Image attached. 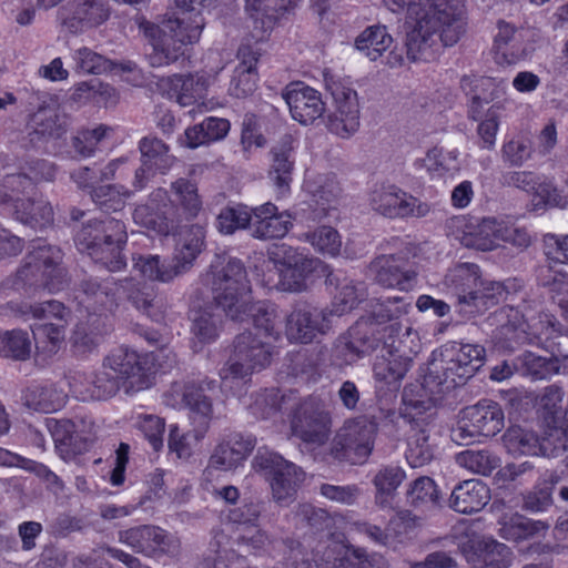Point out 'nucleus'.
<instances>
[{
    "instance_id": "obj_1",
    "label": "nucleus",
    "mask_w": 568,
    "mask_h": 568,
    "mask_svg": "<svg viewBox=\"0 0 568 568\" xmlns=\"http://www.w3.org/2000/svg\"><path fill=\"white\" fill-rule=\"evenodd\" d=\"M485 356L480 345L446 343L432 352L423 382L405 386L400 416L409 424L405 458L410 467H422L434 457L426 413L435 406L436 396L465 385L483 366Z\"/></svg>"
},
{
    "instance_id": "obj_2",
    "label": "nucleus",
    "mask_w": 568,
    "mask_h": 568,
    "mask_svg": "<svg viewBox=\"0 0 568 568\" xmlns=\"http://www.w3.org/2000/svg\"><path fill=\"white\" fill-rule=\"evenodd\" d=\"M408 323L354 322L335 341L332 361L338 366L351 365L379 348L373 365L375 379L397 389L423 346L424 337Z\"/></svg>"
},
{
    "instance_id": "obj_3",
    "label": "nucleus",
    "mask_w": 568,
    "mask_h": 568,
    "mask_svg": "<svg viewBox=\"0 0 568 568\" xmlns=\"http://www.w3.org/2000/svg\"><path fill=\"white\" fill-rule=\"evenodd\" d=\"M283 324L290 343L308 344L317 336L331 329L332 322H253L252 327L239 334L233 341L230 357L221 368V387L242 396L254 372L271 365L274 343L280 342L281 334L275 324Z\"/></svg>"
},
{
    "instance_id": "obj_4",
    "label": "nucleus",
    "mask_w": 568,
    "mask_h": 568,
    "mask_svg": "<svg viewBox=\"0 0 568 568\" xmlns=\"http://www.w3.org/2000/svg\"><path fill=\"white\" fill-rule=\"evenodd\" d=\"M394 13L406 10L410 30L406 34V54L413 62L436 58L439 41L445 47L457 43L465 32L462 0H384Z\"/></svg>"
},
{
    "instance_id": "obj_5",
    "label": "nucleus",
    "mask_w": 568,
    "mask_h": 568,
    "mask_svg": "<svg viewBox=\"0 0 568 568\" xmlns=\"http://www.w3.org/2000/svg\"><path fill=\"white\" fill-rule=\"evenodd\" d=\"M160 368L155 352L122 344L103 357L102 371L79 373L70 386L81 400H103L121 388L130 395L152 388Z\"/></svg>"
},
{
    "instance_id": "obj_6",
    "label": "nucleus",
    "mask_w": 568,
    "mask_h": 568,
    "mask_svg": "<svg viewBox=\"0 0 568 568\" xmlns=\"http://www.w3.org/2000/svg\"><path fill=\"white\" fill-rule=\"evenodd\" d=\"M133 220L156 235L175 237L173 261L180 273L195 261L204 247L205 227L200 223L181 226L179 209L163 187L153 190L146 202L134 209Z\"/></svg>"
},
{
    "instance_id": "obj_7",
    "label": "nucleus",
    "mask_w": 568,
    "mask_h": 568,
    "mask_svg": "<svg viewBox=\"0 0 568 568\" xmlns=\"http://www.w3.org/2000/svg\"><path fill=\"white\" fill-rule=\"evenodd\" d=\"M211 286L213 301L197 320H251L280 316L277 307L270 301H246L251 292L246 270L240 260L212 266Z\"/></svg>"
},
{
    "instance_id": "obj_8",
    "label": "nucleus",
    "mask_w": 568,
    "mask_h": 568,
    "mask_svg": "<svg viewBox=\"0 0 568 568\" xmlns=\"http://www.w3.org/2000/svg\"><path fill=\"white\" fill-rule=\"evenodd\" d=\"M195 0H175L176 11L173 17L155 26L143 21L140 28L151 39L153 47L149 55L150 64L154 68L172 64L184 55V48L200 40L205 26L204 18L195 10Z\"/></svg>"
},
{
    "instance_id": "obj_9",
    "label": "nucleus",
    "mask_w": 568,
    "mask_h": 568,
    "mask_svg": "<svg viewBox=\"0 0 568 568\" xmlns=\"http://www.w3.org/2000/svg\"><path fill=\"white\" fill-rule=\"evenodd\" d=\"M126 239L124 223L105 217L87 222L78 232L75 242L80 251L87 252L97 263L115 272L125 265L122 250Z\"/></svg>"
},
{
    "instance_id": "obj_10",
    "label": "nucleus",
    "mask_w": 568,
    "mask_h": 568,
    "mask_svg": "<svg viewBox=\"0 0 568 568\" xmlns=\"http://www.w3.org/2000/svg\"><path fill=\"white\" fill-rule=\"evenodd\" d=\"M253 465L268 481L272 497L278 505L288 506L296 499L305 479L301 467L267 448H258Z\"/></svg>"
},
{
    "instance_id": "obj_11",
    "label": "nucleus",
    "mask_w": 568,
    "mask_h": 568,
    "mask_svg": "<svg viewBox=\"0 0 568 568\" xmlns=\"http://www.w3.org/2000/svg\"><path fill=\"white\" fill-rule=\"evenodd\" d=\"M505 426L501 406L491 399H480L473 406L463 408L457 426L452 430V438L457 445H469L479 437H494Z\"/></svg>"
},
{
    "instance_id": "obj_12",
    "label": "nucleus",
    "mask_w": 568,
    "mask_h": 568,
    "mask_svg": "<svg viewBox=\"0 0 568 568\" xmlns=\"http://www.w3.org/2000/svg\"><path fill=\"white\" fill-rule=\"evenodd\" d=\"M460 242L466 247L491 251L501 243L527 247L530 244V236L526 230L515 227L503 219L483 217L464 224Z\"/></svg>"
},
{
    "instance_id": "obj_13",
    "label": "nucleus",
    "mask_w": 568,
    "mask_h": 568,
    "mask_svg": "<svg viewBox=\"0 0 568 568\" xmlns=\"http://www.w3.org/2000/svg\"><path fill=\"white\" fill-rule=\"evenodd\" d=\"M378 424L372 417L357 416L345 420L332 443V454L335 458L362 465L371 456Z\"/></svg>"
},
{
    "instance_id": "obj_14",
    "label": "nucleus",
    "mask_w": 568,
    "mask_h": 568,
    "mask_svg": "<svg viewBox=\"0 0 568 568\" xmlns=\"http://www.w3.org/2000/svg\"><path fill=\"white\" fill-rule=\"evenodd\" d=\"M165 403L174 408L186 409L194 426L196 438H203L213 419V402L202 383L173 382L164 394Z\"/></svg>"
},
{
    "instance_id": "obj_15",
    "label": "nucleus",
    "mask_w": 568,
    "mask_h": 568,
    "mask_svg": "<svg viewBox=\"0 0 568 568\" xmlns=\"http://www.w3.org/2000/svg\"><path fill=\"white\" fill-rule=\"evenodd\" d=\"M288 419L292 435L305 444L323 445L329 437L332 417L318 396L302 399L291 410Z\"/></svg>"
},
{
    "instance_id": "obj_16",
    "label": "nucleus",
    "mask_w": 568,
    "mask_h": 568,
    "mask_svg": "<svg viewBox=\"0 0 568 568\" xmlns=\"http://www.w3.org/2000/svg\"><path fill=\"white\" fill-rule=\"evenodd\" d=\"M354 526L355 530L367 537L371 542L398 550L415 537L418 517L409 510H399L390 517L385 528L368 521H357Z\"/></svg>"
},
{
    "instance_id": "obj_17",
    "label": "nucleus",
    "mask_w": 568,
    "mask_h": 568,
    "mask_svg": "<svg viewBox=\"0 0 568 568\" xmlns=\"http://www.w3.org/2000/svg\"><path fill=\"white\" fill-rule=\"evenodd\" d=\"M119 541L130 547L134 552L151 558L163 555L175 556L181 548L178 537L153 525H141L120 530Z\"/></svg>"
},
{
    "instance_id": "obj_18",
    "label": "nucleus",
    "mask_w": 568,
    "mask_h": 568,
    "mask_svg": "<svg viewBox=\"0 0 568 568\" xmlns=\"http://www.w3.org/2000/svg\"><path fill=\"white\" fill-rule=\"evenodd\" d=\"M369 205L378 214L389 219L424 217L430 212V205L388 184L376 187L369 195Z\"/></svg>"
},
{
    "instance_id": "obj_19",
    "label": "nucleus",
    "mask_w": 568,
    "mask_h": 568,
    "mask_svg": "<svg viewBox=\"0 0 568 568\" xmlns=\"http://www.w3.org/2000/svg\"><path fill=\"white\" fill-rule=\"evenodd\" d=\"M256 446L252 434L230 432L216 443L209 458V467L215 470L229 471L244 465Z\"/></svg>"
},
{
    "instance_id": "obj_20",
    "label": "nucleus",
    "mask_w": 568,
    "mask_h": 568,
    "mask_svg": "<svg viewBox=\"0 0 568 568\" xmlns=\"http://www.w3.org/2000/svg\"><path fill=\"white\" fill-rule=\"evenodd\" d=\"M45 257L53 261L59 257V247L50 245L42 240L33 241L31 248L23 258V264L17 272V281L23 285L45 287L49 291L61 290L67 281H60L50 273L44 272L37 258Z\"/></svg>"
},
{
    "instance_id": "obj_21",
    "label": "nucleus",
    "mask_w": 568,
    "mask_h": 568,
    "mask_svg": "<svg viewBox=\"0 0 568 568\" xmlns=\"http://www.w3.org/2000/svg\"><path fill=\"white\" fill-rule=\"evenodd\" d=\"M236 544L246 546L254 556L270 555L272 550L281 546L283 556L282 561L286 567L298 568V562H306V554L303 544L292 537H287L281 541L272 539L263 529L257 528L252 535H239Z\"/></svg>"
},
{
    "instance_id": "obj_22",
    "label": "nucleus",
    "mask_w": 568,
    "mask_h": 568,
    "mask_svg": "<svg viewBox=\"0 0 568 568\" xmlns=\"http://www.w3.org/2000/svg\"><path fill=\"white\" fill-rule=\"evenodd\" d=\"M161 87L169 99L183 108L196 104L200 111L206 109V103L200 102L210 87V78L205 73L173 74L162 79Z\"/></svg>"
},
{
    "instance_id": "obj_23",
    "label": "nucleus",
    "mask_w": 568,
    "mask_h": 568,
    "mask_svg": "<svg viewBox=\"0 0 568 568\" xmlns=\"http://www.w3.org/2000/svg\"><path fill=\"white\" fill-rule=\"evenodd\" d=\"M282 97L288 105L292 118L302 124L313 123L325 111L322 94L303 82L287 85Z\"/></svg>"
},
{
    "instance_id": "obj_24",
    "label": "nucleus",
    "mask_w": 568,
    "mask_h": 568,
    "mask_svg": "<svg viewBox=\"0 0 568 568\" xmlns=\"http://www.w3.org/2000/svg\"><path fill=\"white\" fill-rule=\"evenodd\" d=\"M293 220L288 211H280L272 202L254 206L252 236L258 240L283 239L293 227Z\"/></svg>"
},
{
    "instance_id": "obj_25",
    "label": "nucleus",
    "mask_w": 568,
    "mask_h": 568,
    "mask_svg": "<svg viewBox=\"0 0 568 568\" xmlns=\"http://www.w3.org/2000/svg\"><path fill=\"white\" fill-rule=\"evenodd\" d=\"M297 140L290 133L282 135L270 150L268 178L281 191L290 189L296 162Z\"/></svg>"
},
{
    "instance_id": "obj_26",
    "label": "nucleus",
    "mask_w": 568,
    "mask_h": 568,
    "mask_svg": "<svg viewBox=\"0 0 568 568\" xmlns=\"http://www.w3.org/2000/svg\"><path fill=\"white\" fill-rule=\"evenodd\" d=\"M404 265L405 260L400 256L381 255L371 263V270L379 285L407 292L414 287L416 272L405 270Z\"/></svg>"
},
{
    "instance_id": "obj_27",
    "label": "nucleus",
    "mask_w": 568,
    "mask_h": 568,
    "mask_svg": "<svg viewBox=\"0 0 568 568\" xmlns=\"http://www.w3.org/2000/svg\"><path fill=\"white\" fill-rule=\"evenodd\" d=\"M111 16L106 0H77L73 13L62 19V24L73 34L82 33L105 23Z\"/></svg>"
},
{
    "instance_id": "obj_28",
    "label": "nucleus",
    "mask_w": 568,
    "mask_h": 568,
    "mask_svg": "<svg viewBox=\"0 0 568 568\" xmlns=\"http://www.w3.org/2000/svg\"><path fill=\"white\" fill-rule=\"evenodd\" d=\"M478 95H474L468 106V119L478 123V145L481 149L493 150L496 145V136L499 130L500 106L490 105Z\"/></svg>"
},
{
    "instance_id": "obj_29",
    "label": "nucleus",
    "mask_w": 568,
    "mask_h": 568,
    "mask_svg": "<svg viewBox=\"0 0 568 568\" xmlns=\"http://www.w3.org/2000/svg\"><path fill=\"white\" fill-rule=\"evenodd\" d=\"M490 488L480 479L459 483L452 491L449 506L460 514L480 511L490 500Z\"/></svg>"
},
{
    "instance_id": "obj_30",
    "label": "nucleus",
    "mask_w": 568,
    "mask_h": 568,
    "mask_svg": "<svg viewBox=\"0 0 568 568\" xmlns=\"http://www.w3.org/2000/svg\"><path fill=\"white\" fill-rule=\"evenodd\" d=\"M480 282L479 267L474 263H460L449 268L443 285L448 293L457 297L459 310L469 305L470 294Z\"/></svg>"
},
{
    "instance_id": "obj_31",
    "label": "nucleus",
    "mask_w": 568,
    "mask_h": 568,
    "mask_svg": "<svg viewBox=\"0 0 568 568\" xmlns=\"http://www.w3.org/2000/svg\"><path fill=\"white\" fill-rule=\"evenodd\" d=\"M22 403L29 409L50 414L65 405V395L49 382H31L21 395Z\"/></svg>"
},
{
    "instance_id": "obj_32",
    "label": "nucleus",
    "mask_w": 568,
    "mask_h": 568,
    "mask_svg": "<svg viewBox=\"0 0 568 568\" xmlns=\"http://www.w3.org/2000/svg\"><path fill=\"white\" fill-rule=\"evenodd\" d=\"M239 64L235 67L229 92L237 99L251 95L257 88V54L250 47L239 49Z\"/></svg>"
},
{
    "instance_id": "obj_33",
    "label": "nucleus",
    "mask_w": 568,
    "mask_h": 568,
    "mask_svg": "<svg viewBox=\"0 0 568 568\" xmlns=\"http://www.w3.org/2000/svg\"><path fill=\"white\" fill-rule=\"evenodd\" d=\"M69 314L68 307L57 300L9 303L1 311V315L6 317H32L33 320H63Z\"/></svg>"
},
{
    "instance_id": "obj_34",
    "label": "nucleus",
    "mask_w": 568,
    "mask_h": 568,
    "mask_svg": "<svg viewBox=\"0 0 568 568\" xmlns=\"http://www.w3.org/2000/svg\"><path fill=\"white\" fill-rule=\"evenodd\" d=\"M112 329L106 322H77L70 336L72 352L78 356L92 353Z\"/></svg>"
},
{
    "instance_id": "obj_35",
    "label": "nucleus",
    "mask_w": 568,
    "mask_h": 568,
    "mask_svg": "<svg viewBox=\"0 0 568 568\" xmlns=\"http://www.w3.org/2000/svg\"><path fill=\"white\" fill-rule=\"evenodd\" d=\"M322 363V352L306 348L288 353L285 359L287 374L306 382H317L321 378Z\"/></svg>"
},
{
    "instance_id": "obj_36",
    "label": "nucleus",
    "mask_w": 568,
    "mask_h": 568,
    "mask_svg": "<svg viewBox=\"0 0 568 568\" xmlns=\"http://www.w3.org/2000/svg\"><path fill=\"white\" fill-rule=\"evenodd\" d=\"M304 189L323 210L334 207L342 194L336 176L331 173L308 175L304 181Z\"/></svg>"
},
{
    "instance_id": "obj_37",
    "label": "nucleus",
    "mask_w": 568,
    "mask_h": 568,
    "mask_svg": "<svg viewBox=\"0 0 568 568\" xmlns=\"http://www.w3.org/2000/svg\"><path fill=\"white\" fill-rule=\"evenodd\" d=\"M481 288H475L470 294L469 305L458 311L462 316H481L485 311L497 305L507 294L504 285L499 282L481 283Z\"/></svg>"
},
{
    "instance_id": "obj_38",
    "label": "nucleus",
    "mask_w": 568,
    "mask_h": 568,
    "mask_svg": "<svg viewBox=\"0 0 568 568\" xmlns=\"http://www.w3.org/2000/svg\"><path fill=\"white\" fill-rule=\"evenodd\" d=\"M55 447L68 456H75L88 449L89 443L80 436L75 424L70 419L52 420L49 424Z\"/></svg>"
},
{
    "instance_id": "obj_39",
    "label": "nucleus",
    "mask_w": 568,
    "mask_h": 568,
    "mask_svg": "<svg viewBox=\"0 0 568 568\" xmlns=\"http://www.w3.org/2000/svg\"><path fill=\"white\" fill-rule=\"evenodd\" d=\"M171 192L175 196L173 204L179 209L180 220L195 219L202 210V199L199 194L197 185L185 179L180 178L170 185Z\"/></svg>"
},
{
    "instance_id": "obj_40",
    "label": "nucleus",
    "mask_w": 568,
    "mask_h": 568,
    "mask_svg": "<svg viewBox=\"0 0 568 568\" xmlns=\"http://www.w3.org/2000/svg\"><path fill=\"white\" fill-rule=\"evenodd\" d=\"M14 207L17 220L33 229H43L53 222V209L43 199H21Z\"/></svg>"
},
{
    "instance_id": "obj_41",
    "label": "nucleus",
    "mask_w": 568,
    "mask_h": 568,
    "mask_svg": "<svg viewBox=\"0 0 568 568\" xmlns=\"http://www.w3.org/2000/svg\"><path fill=\"white\" fill-rule=\"evenodd\" d=\"M547 529L548 525L541 520H532L520 514H514L500 523L499 536L508 541L519 542Z\"/></svg>"
},
{
    "instance_id": "obj_42",
    "label": "nucleus",
    "mask_w": 568,
    "mask_h": 568,
    "mask_svg": "<svg viewBox=\"0 0 568 568\" xmlns=\"http://www.w3.org/2000/svg\"><path fill=\"white\" fill-rule=\"evenodd\" d=\"M405 478L406 473L399 466L388 465L381 468L373 479L376 504L381 507L390 506L397 488Z\"/></svg>"
},
{
    "instance_id": "obj_43",
    "label": "nucleus",
    "mask_w": 568,
    "mask_h": 568,
    "mask_svg": "<svg viewBox=\"0 0 568 568\" xmlns=\"http://www.w3.org/2000/svg\"><path fill=\"white\" fill-rule=\"evenodd\" d=\"M393 38L385 26L367 27L355 40L357 50L371 60L376 61L392 45Z\"/></svg>"
},
{
    "instance_id": "obj_44",
    "label": "nucleus",
    "mask_w": 568,
    "mask_h": 568,
    "mask_svg": "<svg viewBox=\"0 0 568 568\" xmlns=\"http://www.w3.org/2000/svg\"><path fill=\"white\" fill-rule=\"evenodd\" d=\"M324 80L334 101L333 114L361 113L357 92L348 83L327 73Z\"/></svg>"
},
{
    "instance_id": "obj_45",
    "label": "nucleus",
    "mask_w": 568,
    "mask_h": 568,
    "mask_svg": "<svg viewBox=\"0 0 568 568\" xmlns=\"http://www.w3.org/2000/svg\"><path fill=\"white\" fill-rule=\"evenodd\" d=\"M141 162L152 165L159 173L165 174L174 163V156L169 154V145L156 136H144L140 143Z\"/></svg>"
},
{
    "instance_id": "obj_46",
    "label": "nucleus",
    "mask_w": 568,
    "mask_h": 568,
    "mask_svg": "<svg viewBox=\"0 0 568 568\" xmlns=\"http://www.w3.org/2000/svg\"><path fill=\"white\" fill-rule=\"evenodd\" d=\"M0 356L16 362H26L31 356V339L28 332L11 329L1 334Z\"/></svg>"
},
{
    "instance_id": "obj_47",
    "label": "nucleus",
    "mask_w": 568,
    "mask_h": 568,
    "mask_svg": "<svg viewBox=\"0 0 568 568\" xmlns=\"http://www.w3.org/2000/svg\"><path fill=\"white\" fill-rule=\"evenodd\" d=\"M458 155L457 150H445L434 146L427 151L426 156L423 159V165L433 175L445 176L454 174L460 169Z\"/></svg>"
},
{
    "instance_id": "obj_48",
    "label": "nucleus",
    "mask_w": 568,
    "mask_h": 568,
    "mask_svg": "<svg viewBox=\"0 0 568 568\" xmlns=\"http://www.w3.org/2000/svg\"><path fill=\"white\" fill-rule=\"evenodd\" d=\"M476 555L481 564V568H508L511 564L509 547L495 539L478 541Z\"/></svg>"
},
{
    "instance_id": "obj_49",
    "label": "nucleus",
    "mask_w": 568,
    "mask_h": 568,
    "mask_svg": "<svg viewBox=\"0 0 568 568\" xmlns=\"http://www.w3.org/2000/svg\"><path fill=\"white\" fill-rule=\"evenodd\" d=\"M456 460L462 467L484 476L491 475L500 466V458L488 449L460 452Z\"/></svg>"
},
{
    "instance_id": "obj_50",
    "label": "nucleus",
    "mask_w": 568,
    "mask_h": 568,
    "mask_svg": "<svg viewBox=\"0 0 568 568\" xmlns=\"http://www.w3.org/2000/svg\"><path fill=\"white\" fill-rule=\"evenodd\" d=\"M503 440L513 455H536L540 448L538 436L520 426H510L503 435Z\"/></svg>"
},
{
    "instance_id": "obj_51",
    "label": "nucleus",
    "mask_w": 568,
    "mask_h": 568,
    "mask_svg": "<svg viewBox=\"0 0 568 568\" xmlns=\"http://www.w3.org/2000/svg\"><path fill=\"white\" fill-rule=\"evenodd\" d=\"M300 239L310 243L322 254L336 256L341 252V235L334 227L328 225H323L314 231L303 233Z\"/></svg>"
},
{
    "instance_id": "obj_52",
    "label": "nucleus",
    "mask_w": 568,
    "mask_h": 568,
    "mask_svg": "<svg viewBox=\"0 0 568 568\" xmlns=\"http://www.w3.org/2000/svg\"><path fill=\"white\" fill-rule=\"evenodd\" d=\"M516 28L505 21L498 22L495 37V59L498 63L513 64L520 58L515 44Z\"/></svg>"
},
{
    "instance_id": "obj_53",
    "label": "nucleus",
    "mask_w": 568,
    "mask_h": 568,
    "mask_svg": "<svg viewBox=\"0 0 568 568\" xmlns=\"http://www.w3.org/2000/svg\"><path fill=\"white\" fill-rule=\"evenodd\" d=\"M253 207L239 204L221 210L217 215L216 227L221 233L233 234L236 230L251 229Z\"/></svg>"
},
{
    "instance_id": "obj_54",
    "label": "nucleus",
    "mask_w": 568,
    "mask_h": 568,
    "mask_svg": "<svg viewBox=\"0 0 568 568\" xmlns=\"http://www.w3.org/2000/svg\"><path fill=\"white\" fill-rule=\"evenodd\" d=\"M318 263V260L307 262L305 270H302L301 267H285L277 270L278 281L274 286L283 292L297 293L304 291L306 288L307 276L316 270Z\"/></svg>"
},
{
    "instance_id": "obj_55",
    "label": "nucleus",
    "mask_w": 568,
    "mask_h": 568,
    "mask_svg": "<svg viewBox=\"0 0 568 568\" xmlns=\"http://www.w3.org/2000/svg\"><path fill=\"white\" fill-rule=\"evenodd\" d=\"M133 262L134 270L148 280L169 282L180 274L179 268H176L175 265L165 266L161 264L158 255H140L138 257H133Z\"/></svg>"
},
{
    "instance_id": "obj_56",
    "label": "nucleus",
    "mask_w": 568,
    "mask_h": 568,
    "mask_svg": "<svg viewBox=\"0 0 568 568\" xmlns=\"http://www.w3.org/2000/svg\"><path fill=\"white\" fill-rule=\"evenodd\" d=\"M523 368L532 381H541L558 374L560 364L557 357H544L532 352H526L523 355Z\"/></svg>"
},
{
    "instance_id": "obj_57",
    "label": "nucleus",
    "mask_w": 568,
    "mask_h": 568,
    "mask_svg": "<svg viewBox=\"0 0 568 568\" xmlns=\"http://www.w3.org/2000/svg\"><path fill=\"white\" fill-rule=\"evenodd\" d=\"M267 257L276 270L285 267H301L305 270L306 263L315 260L285 243L275 244L268 248Z\"/></svg>"
},
{
    "instance_id": "obj_58",
    "label": "nucleus",
    "mask_w": 568,
    "mask_h": 568,
    "mask_svg": "<svg viewBox=\"0 0 568 568\" xmlns=\"http://www.w3.org/2000/svg\"><path fill=\"white\" fill-rule=\"evenodd\" d=\"M38 349L42 348L49 354H55L64 342L65 329L63 325L44 322L31 326Z\"/></svg>"
},
{
    "instance_id": "obj_59",
    "label": "nucleus",
    "mask_w": 568,
    "mask_h": 568,
    "mask_svg": "<svg viewBox=\"0 0 568 568\" xmlns=\"http://www.w3.org/2000/svg\"><path fill=\"white\" fill-rule=\"evenodd\" d=\"M357 285L351 280H344L338 288V293L334 296L328 313H323L322 320L329 316L342 317L347 315L358 303Z\"/></svg>"
},
{
    "instance_id": "obj_60",
    "label": "nucleus",
    "mask_w": 568,
    "mask_h": 568,
    "mask_svg": "<svg viewBox=\"0 0 568 568\" xmlns=\"http://www.w3.org/2000/svg\"><path fill=\"white\" fill-rule=\"evenodd\" d=\"M262 504L253 499H243L239 506L230 508L225 515L226 523L235 527H258Z\"/></svg>"
},
{
    "instance_id": "obj_61",
    "label": "nucleus",
    "mask_w": 568,
    "mask_h": 568,
    "mask_svg": "<svg viewBox=\"0 0 568 568\" xmlns=\"http://www.w3.org/2000/svg\"><path fill=\"white\" fill-rule=\"evenodd\" d=\"M337 562L325 568H387V564L382 556H368L362 548L346 547Z\"/></svg>"
},
{
    "instance_id": "obj_62",
    "label": "nucleus",
    "mask_w": 568,
    "mask_h": 568,
    "mask_svg": "<svg viewBox=\"0 0 568 568\" xmlns=\"http://www.w3.org/2000/svg\"><path fill=\"white\" fill-rule=\"evenodd\" d=\"M284 396L277 387L261 389L251 405L253 414L263 419L270 418L282 409Z\"/></svg>"
},
{
    "instance_id": "obj_63",
    "label": "nucleus",
    "mask_w": 568,
    "mask_h": 568,
    "mask_svg": "<svg viewBox=\"0 0 568 568\" xmlns=\"http://www.w3.org/2000/svg\"><path fill=\"white\" fill-rule=\"evenodd\" d=\"M408 499L413 506L438 505L439 491L435 480L430 477L423 476L415 479L407 493Z\"/></svg>"
},
{
    "instance_id": "obj_64",
    "label": "nucleus",
    "mask_w": 568,
    "mask_h": 568,
    "mask_svg": "<svg viewBox=\"0 0 568 568\" xmlns=\"http://www.w3.org/2000/svg\"><path fill=\"white\" fill-rule=\"evenodd\" d=\"M130 192H120L114 185H101L91 192L92 201L104 212H118L124 207Z\"/></svg>"
}]
</instances>
